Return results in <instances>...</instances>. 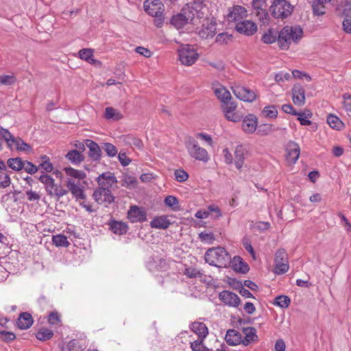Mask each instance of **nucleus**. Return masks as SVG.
Here are the masks:
<instances>
[{"instance_id": "1", "label": "nucleus", "mask_w": 351, "mask_h": 351, "mask_svg": "<svg viewBox=\"0 0 351 351\" xmlns=\"http://www.w3.org/2000/svg\"><path fill=\"white\" fill-rule=\"evenodd\" d=\"M204 259L210 265L219 268L228 267L232 263L231 256L222 247L209 248L205 253Z\"/></svg>"}, {"instance_id": "2", "label": "nucleus", "mask_w": 351, "mask_h": 351, "mask_svg": "<svg viewBox=\"0 0 351 351\" xmlns=\"http://www.w3.org/2000/svg\"><path fill=\"white\" fill-rule=\"evenodd\" d=\"M303 31L299 26H285L279 32L278 43L282 49H288L291 43H297L302 37Z\"/></svg>"}, {"instance_id": "3", "label": "nucleus", "mask_w": 351, "mask_h": 351, "mask_svg": "<svg viewBox=\"0 0 351 351\" xmlns=\"http://www.w3.org/2000/svg\"><path fill=\"white\" fill-rule=\"evenodd\" d=\"M38 180L43 184L47 195L56 201H59L61 197L68 193V191L61 184L56 183L55 180L48 174H42Z\"/></svg>"}, {"instance_id": "4", "label": "nucleus", "mask_w": 351, "mask_h": 351, "mask_svg": "<svg viewBox=\"0 0 351 351\" xmlns=\"http://www.w3.org/2000/svg\"><path fill=\"white\" fill-rule=\"evenodd\" d=\"M184 145L191 158L204 162L208 161L209 155L208 152L206 149L200 147L195 138L191 136L187 137Z\"/></svg>"}, {"instance_id": "5", "label": "nucleus", "mask_w": 351, "mask_h": 351, "mask_svg": "<svg viewBox=\"0 0 351 351\" xmlns=\"http://www.w3.org/2000/svg\"><path fill=\"white\" fill-rule=\"evenodd\" d=\"M293 7L287 0H276L270 7L271 15L276 19H284L289 16Z\"/></svg>"}, {"instance_id": "6", "label": "nucleus", "mask_w": 351, "mask_h": 351, "mask_svg": "<svg viewBox=\"0 0 351 351\" xmlns=\"http://www.w3.org/2000/svg\"><path fill=\"white\" fill-rule=\"evenodd\" d=\"M178 56L182 64L191 66L195 62L199 55L192 46L186 45L178 49Z\"/></svg>"}, {"instance_id": "7", "label": "nucleus", "mask_w": 351, "mask_h": 351, "mask_svg": "<svg viewBox=\"0 0 351 351\" xmlns=\"http://www.w3.org/2000/svg\"><path fill=\"white\" fill-rule=\"evenodd\" d=\"M207 3H208V0H194L193 3L186 4L184 8H189L190 15L193 16V20L195 21V16L197 19L207 16Z\"/></svg>"}, {"instance_id": "8", "label": "nucleus", "mask_w": 351, "mask_h": 351, "mask_svg": "<svg viewBox=\"0 0 351 351\" xmlns=\"http://www.w3.org/2000/svg\"><path fill=\"white\" fill-rule=\"evenodd\" d=\"M289 269L287 253L284 249H280L276 252L275 256L274 272L278 275L283 274L288 271Z\"/></svg>"}, {"instance_id": "9", "label": "nucleus", "mask_w": 351, "mask_h": 351, "mask_svg": "<svg viewBox=\"0 0 351 351\" xmlns=\"http://www.w3.org/2000/svg\"><path fill=\"white\" fill-rule=\"evenodd\" d=\"M189 8H183L181 12L173 16L171 19V23L177 29L182 27L187 23H194L193 16L190 15Z\"/></svg>"}, {"instance_id": "10", "label": "nucleus", "mask_w": 351, "mask_h": 351, "mask_svg": "<svg viewBox=\"0 0 351 351\" xmlns=\"http://www.w3.org/2000/svg\"><path fill=\"white\" fill-rule=\"evenodd\" d=\"M92 197L95 202L100 205L103 204H109L114 200V197L112 193L111 189H105L104 188L96 189Z\"/></svg>"}, {"instance_id": "11", "label": "nucleus", "mask_w": 351, "mask_h": 351, "mask_svg": "<svg viewBox=\"0 0 351 351\" xmlns=\"http://www.w3.org/2000/svg\"><path fill=\"white\" fill-rule=\"evenodd\" d=\"M144 9L148 14L156 17H160L164 11L163 4L160 0H146Z\"/></svg>"}, {"instance_id": "12", "label": "nucleus", "mask_w": 351, "mask_h": 351, "mask_svg": "<svg viewBox=\"0 0 351 351\" xmlns=\"http://www.w3.org/2000/svg\"><path fill=\"white\" fill-rule=\"evenodd\" d=\"M233 93L239 99L247 102H252L256 98V93L254 90L243 86H236L233 88Z\"/></svg>"}, {"instance_id": "13", "label": "nucleus", "mask_w": 351, "mask_h": 351, "mask_svg": "<svg viewBox=\"0 0 351 351\" xmlns=\"http://www.w3.org/2000/svg\"><path fill=\"white\" fill-rule=\"evenodd\" d=\"M197 32L202 38H213L216 34V23L213 19H204L202 27Z\"/></svg>"}, {"instance_id": "14", "label": "nucleus", "mask_w": 351, "mask_h": 351, "mask_svg": "<svg viewBox=\"0 0 351 351\" xmlns=\"http://www.w3.org/2000/svg\"><path fill=\"white\" fill-rule=\"evenodd\" d=\"M212 88L216 97L222 103V105L229 103L231 99V94L223 86L215 82L212 84Z\"/></svg>"}, {"instance_id": "15", "label": "nucleus", "mask_w": 351, "mask_h": 351, "mask_svg": "<svg viewBox=\"0 0 351 351\" xmlns=\"http://www.w3.org/2000/svg\"><path fill=\"white\" fill-rule=\"evenodd\" d=\"M128 217L132 223L141 222L147 220L146 212L144 209L132 206L128 212Z\"/></svg>"}, {"instance_id": "16", "label": "nucleus", "mask_w": 351, "mask_h": 351, "mask_svg": "<svg viewBox=\"0 0 351 351\" xmlns=\"http://www.w3.org/2000/svg\"><path fill=\"white\" fill-rule=\"evenodd\" d=\"M223 112L226 118L233 122H239L241 120L242 116L236 112L237 105L234 102H229L222 105Z\"/></svg>"}, {"instance_id": "17", "label": "nucleus", "mask_w": 351, "mask_h": 351, "mask_svg": "<svg viewBox=\"0 0 351 351\" xmlns=\"http://www.w3.org/2000/svg\"><path fill=\"white\" fill-rule=\"evenodd\" d=\"M66 186L69 191L73 195V196L77 199H84L86 196L83 189L80 187V183L75 182L71 178H67L66 181Z\"/></svg>"}, {"instance_id": "18", "label": "nucleus", "mask_w": 351, "mask_h": 351, "mask_svg": "<svg viewBox=\"0 0 351 351\" xmlns=\"http://www.w3.org/2000/svg\"><path fill=\"white\" fill-rule=\"evenodd\" d=\"M97 181L99 185L98 188L111 189L112 185L117 182V179L112 173L105 172L97 178Z\"/></svg>"}, {"instance_id": "19", "label": "nucleus", "mask_w": 351, "mask_h": 351, "mask_svg": "<svg viewBox=\"0 0 351 351\" xmlns=\"http://www.w3.org/2000/svg\"><path fill=\"white\" fill-rule=\"evenodd\" d=\"M235 28L237 32L250 36L256 32V24L250 20H243L236 23Z\"/></svg>"}, {"instance_id": "20", "label": "nucleus", "mask_w": 351, "mask_h": 351, "mask_svg": "<svg viewBox=\"0 0 351 351\" xmlns=\"http://www.w3.org/2000/svg\"><path fill=\"white\" fill-rule=\"evenodd\" d=\"M219 298L221 301L230 306L237 307L240 304L239 297L236 293L229 291H221Z\"/></svg>"}, {"instance_id": "21", "label": "nucleus", "mask_w": 351, "mask_h": 351, "mask_svg": "<svg viewBox=\"0 0 351 351\" xmlns=\"http://www.w3.org/2000/svg\"><path fill=\"white\" fill-rule=\"evenodd\" d=\"M247 16L246 10L239 5L234 6L230 10L227 19L229 22H235L237 23L239 21H243L244 18Z\"/></svg>"}, {"instance_id": "22", "label": "nucleus", "mask_w": 351, "mask_h": 351, "mask_svg": "<svg viewBox=\"0 0 351 351\" xmlns=\"http://www.w3.org/2000/svg\"><path fill=\"white\" fill-rule=\"evenodd\" d=\"M286 152L287 160L290 162L295 163L300 156V146L296 143L290 141L287 143Z\"/></svg>"}, {"instance_id": "23", "label": "nucleus", "mask_w": 351, "mask_h": 351, "mask_svg": "<svg viewBox=\"0 0 351 351\" xmlns=\"http://www.w3.org/2000/svg\"><path fill=\"white\" fill-rule=\"evenodd\" d=\"M1 138L5 141L7 147L10 150H14L19 137H15L8 130L1 128L0 129Z\"/></svg>"}, {"instance_id": "24", "label": "nucleus", "mask_w": 351, "mask_h": 351, "mask_svg": "<svg viewBox=\"0 0 351 351\" xmlns=\"http://www.w3.org/2000/svg\"><path fill=\"white\" fill-rule=\"evenodd\" d=\"M86 146L89 149L88 156L93 160H99L101 157V149L97 143L92 140L87 139L85 141Z\"/></svg>"}, {"instance_id": "25", "label": "nucleus", "mask_w": 351, "mask_h": 351, "mask_svg": "<svg viewBox=\"0 0 351 351\" xmlns=\"http://www.w3.org/2000/svg\"><path fill=\"white\" fill-rule=\"evenodd\" d=\"M246 149L242 145H237L234 150V165L237 169H241L244 164Z\"/></svg>"}, {"instance_id": "26", "label": "nucleus", "mask_w": 351, "mask_h": 351, "mask_svg": "<svg viewBox=\"0 0 351 351\" xmlns=\"http://www.w3.org/2000/svg\"><path fill=\"white\" fill-rule=\"evenodd\" d=\"M256 118L254 115L250 114L243 120L242 128L245 132L252 133L256 130Z\"/></svg>"}, {"instance_id": "27", "label": "nucleus", "mask_w": 351, "mask_h": 351, "mask_svg": "<svg viewBox=\"0 0 351 351\" xmlns=\"http://www.w3.org/2000/svg\"><path fill=\"white\" fill-rule=\"evenodd\" d=\"M191 330L198 335L199 339H204L208 334V330L203 322H195L191 324Z\"/></svg>"}, {"instance_id": "28", "label": "nucleus", "mask_w": 351, "mask_h": 351, "mask_svg": "<svg viewBox=\"0 0 351 351\" xmlns=\"http://www.w3.org/2000/svg\"><path fill=\"white\" fill-rule=\"evenodd\" d=\"M32 324V317L31 314L28 313H22L17 319V326L20 329H28Z\"/></svg>"}, {"instance_id": "29", "label": "nucleus", "mask_w": 351, "mask_h": 351, "mask_svg": "<svg viewBox=\"0 0 351 351\" xmlns=\"http://www.w3.org/2000/svg\"><path fill=\"white\" fill-rule=\"evenodd\" d=\"M171 222L167 216L162 215L155 217L151 222L150 226L153 228L165 230L169 227Z\"/></svg>"}, {"instance_id": "30", "label": "nucleus", "mask_w": 351, "mask_h": 351, "mask_svg": "<svg viewBox=\"0 0 351 351\" xmlns=\"http://www.w3.org/2000/svg\"><path fill=\"white\" fill-rule=\"evenodd\" d=\"M225 340L230 346H236L241 342V335L236 330L230 329L226 332Z\"/></svg>"}, {"instance_id": "31", "label": "nucleus", "mask_w": 351, "mask_h": 351, "mask_svg": "<svg viewBox=\"0 0 351 351\" xmlns=\"http://www.w3.org/2000/svg\"><path fill=\"white\" fill-rule=\"evenodd\" d=\"M63 171L68 177L67 178H71L72 180L74 178L81 180L86 177V174L83 171L77 170L71 167H64Z\"/></svg>"}, {"instance_id": "32", "label": "nucleus", "mask_w": 351, "mask_h": 351, "mask_svg": "<svg viewBox=\"0 0 351 351\" xmlns=\"http://www.w3.org/2000/svg\"><path fill=\"white\" fill-rule=\"evenodd\" d=\"M305 96L304 90L302 87L295 86L293 88V101L298 106H302L304 104Z\"/></svg>"}, {"instance_id": "33", "label": "nucleus", "mask_w": 351, "mask_h": 351, "mask_svg": "<svg viewBox=\"0 0 351 351\" xmlns=\"http://www.w3.org/2000/svg\"><path fill=\"white\" fill-rule=\"evenodd\" d=\"M65 157L73 165H79L84 160L83 154L76 149L69 151Z\"/></svg>"}, {"instance_id": "34", "label": "nucleus", "mask_w": 351, "mask_h": 351, "mask_svg": "<svg viewBox=\"0 0 351 351\" xmlns=\"http://www.w3.org/2000/svg\"><path fill=\"white\" fill-rule=\"evenodd\" d=\"M123 117L121 112L112 107H106L105 108L104 118L107 120L117 121Z\"/></svg>"}, {"instance_id": "35", "label": "nucleus", "mask_w": 351, "mask_h": 351, "mask_svg": "<svg viewBox=\"0 0 351 351\" xmlns=\"http://www.w3.org/2000/svg\"><path fill=\"white\" fill-rule=\"evenodd\" d=\"M231 264L234 269L237 271L245 274L249 271L247 264L243 262L240 256H234L233 258H232Z\"/></svg>"}, {"instance_id": "36", "label": "nucleus", "mask_w": 351, "mask_h": 351, "mask_svg": "<svg viewBox=\"0 0 351 351\" xmlns=\"http://www.w3.org/2000/svg\"><path fill=\"white\" fill-rule=\"evenodd\" d=\"M245 337L241 339L242 343L247 346L252 341L258 340V336L256 334V330L254 328H247L244 329Z\"/></svg>"}, {"instance_id": "37", "label": "nucleus", "mask_w": 351, "mask_h": 351, "mask_svg": "<svg viewBox=\"0 0 351 351\" xmlns=\"http://www.w3.org/2000/svg\"><path fill=\"white\" fill-rule=\"evenodd\" d=\"M110 230L117 234L122 235L127 232L128 226L121 221H112L110 223Z\"/></svg>"}, {"instance_id": "38", "label": "nucleus", "mask_w": 351, "mask_h": 351, "mask_svg": "<svg viewBox=\"0 0 351 351\" xmlns=\"http://www.w3.org/2000/svg\"><path fill=\"white\" fill-rule=\"evenodd\" d=\"M279 32L275 29H270L262 36V41L265 44H271L278 39Z\"/></svg>"}, {"instance_id": "39", "label": "nucleus", "mask_w": 351, "mask_h": 351, "mask_svg": "<svg viewBox=\"0 0 351 351\" xmlns=\"http://www.w3.org/2000/svg\"><path fill=\"white\" fill-rule=\"evenodd\" d=\"M326 1H324V0H316L313 2L312 8L313 12L315 15L321 16L326 13V7L324 3Z\"/></svg>"}, {"instance_id": "40", "label": "nucleus", "mask_w": 351, "mask_h": 351, "mask_svg": "<svg viewBox=\"0 0 351 351\" xmlns=\"http://www.w3.org/2000/svg\"><path fill=\"white\" fill-rule=\"evenodd\" d=\"M123 141L125 145L134 146L138 149H141L143 146V143L141 139L132 135H127L123 137Z\"/></svg>"}, {"instance_id": "41", "label": "nucleus", "mask_w": 351, "mask_h": 351, "mask_svg": "<svg viewBox=\"0 0 351 351\" xmlns=\"http://www.w3.org/2000/svg\"><path fill=\"white\" fill-rule=\"evenodd\" d=\"M24 160H23L21 158H9L7 161L8 166L12 169L19 171L23 169V164Z\"/></svg>"}, {"instance_id": "42", "label": "nucleus", "mask_w": 351, "mask_h": 351, "mask_svg": "<svg viewBox=\"0 0 351 351\" xmlns=\"http://www.w3.org/2000/svg\"><path fill=\"white\" fill-rule=\"evenodd\" d=\"M199 239L202 242L207 244H213L215 241V237L213 232L208 230L201 232L199 234Z\"/></svg>"}, {"instance_id": "43", "label": "nucleus", "mask_w": 351, "mask_h": 351, "mask_svg": "<svg viewBox=\"0 0 351 351\" xmlns=\"http://www.w3.org/2000/svg\"><path fill=\"white\" fill-rule=\"evenodd\" d=\"M327 123L333 129L341 130L343 126V122L337 117L332 114H330L327 117Z\"/></svg>"}, {"instance_id": "44", "label": "nucleus", "mask_w": 351, "mask_h": 351, "mask_svg": "<svg viewBox=\"0 0 351 351\" xmlns=\"http://www.w3.org/2000/svg\"><path fill=\"white\" fill-rule=\"evenodd\" d=\"M52 241L57 247H68L70 245L67 237L62 234L53 236Z\"/></svg>"}, {"instance_id": "45", "label": "nucleus", "mask_w": 351, "mask_h": 351, "mask_svg": "<svg viewBox=\"0 0 351 351\" xmlns=\"http://www.w3.org/2000/svg\"><path fill=\"white\" fill-rule=\"evenodd\" d=\"M278 115V110L275 106H265L262 112L261 116L264 117H267L270 119H274Z\"/></svg>"}, {"instance_id": "46", "label": "nucleus", "mask_w": 351, "mask_h": 351, "mask_svg": "<svg viewBox=\"0 0 351 351\" xmlns=\"http://www.w3.org/2000/svg\"><path fill=\"white\" fill-rule=\"evenodd\" d=\"M184 274L190 278H200L203 276L202 271L192 267H185Z\"/></svg>"}, {"instance_id": "47", "label": "nucleus", "mask_w": 351, "mask_h": 351, "mask_svg": "<svg viewBox=\"0 0 351 351\" xmlns=\"http://www.w3.org/2000/svg\"><path fill=\"white\" fill-rule=\"evenodd\" d=\"M53 335V331L43 328L38 331L36 335V337L40 341H47L50 339Z\"/></svg>"}, {"instance_id": "48", "label": "nucleus", "mask_w": 351, "mask_h": 351, "mask_svg": "<svg viewBox=\"0 0 351 351\" xmlns=\"http://www.w3.org/2000/svg\"><path fill=\"white\" fill-rule=\"evenodd\" d=\"M291 300L287 295H279L275 298V301L274 304L276 306H278L282 308H287L290 304Z\"/></svg>"}, {"instance_id": "49", "label": "nucleus", "mask_w": 351, "mask_h": 351, "mask_svg": "<svg viewBox=\"0 0 351 351\" xmlns=\"http://www.w3.org/2000/svg\"><path fill=\"white\" fill-rule=\"evenodd\" d=\"M164 202L166 206L176 210L178 208L179 202L177 197L173 195H168L165 197Z\"/></svg>"}, {"instance_id": "50", "label": "nucleus", "mask_w": 351, "mask_h": 351, "mask_svg": "<svg viewBox=\"0 0 351 351\" xmlns=\"http://www.w3.org/2000/svg\"><path fill=\"white\" fill-rule=\"evenodd\" d=\"M79 56L81 59L84 60L88 62L93 60V51L90 49H83L80 50Z\"/></svg>"}, {"instance_id": "51", "label": "nucleus", "mask_w": 351, "mask_h": 351, "mask_svg": "<svg viewBox=\"0 0 351 351\" xmlns=\"http://www.w3.org/2000/svg\"><path fill=\"white\" fill-rule=\"evenodd\" d=\"M14 150H17L19 152H30L32 151V147L24 142L23 139L19 138L18 139V142L16 143V146Z\"/></svg>"}, {"instance_id": "52", "label": "nucleus", "mask_w": 351, "mask_h": 351, "mask_svg": "<svg viewBox=\"0 0 351 351\" xmlns=\"http://www.w3.org/2000/svg\"><path fill=\"white\" fill-rule=\"evenodd\" d=\"M103 149L106 152L107 155L110 157H113L117 155L118 151L116 147L109 143H105L103 145Z\"/></svg>"}, {"instance_id": "53", "label": "nucleus", "mask_w": 351, "mask_h": 351, "mask_svg": "<svg viewBox=\"0 0 351 351\" xmlns=\"http://www.w3.org/2000/svg\"><path fill=\"white\" fill-rule=\"evenodd\" d=\"M23 165V169L31 175L34 174L38 171V167L31 162L24 160Z\"/></svg>"}, {"instance_id": "54", "label": "nucleus", "mask_w": 351, "mask_h": 351, "mask_svg": "<svg viewBox=\"0 0 351 351\" xmlns=\"http://www.w3.org/2000/svg\"><path fill=\"white\" fill-rule=\"evenodd\" d=\"M48 322L51 325L58 326L60 324V316L57 312H51L48 316Z\"/></svg>"}, {"instance_id": "55", "label": "nucleus", "mask_w": 351, "mask_h": 351, "mask_svg": "<svg viewBox=\"0 0 351 351\" xmlns=\"http://www.w3.org/2000/svg\"><path fill=\"white\" fill-rule=\"evenodd\" d=\"M10 184V178L4 171H0V186L5 188Z\"/></svg>"}, {"instance_id": "56", "label": "nucleus", "mask_w": 351, "mask_h": 351, "mask_svg": "<svg viewBox=\"0 0 351 351\" xmlns=\"http://www.w3.org/2000/svg\"><path fill=\"white\" fill-rule=\"evenodd\" d=\"M174 175L176 180L180 182L186 181L189 178L188 173L183 169L176 170Z\"/></svg>"}, {"instance_id": "57", "label": "nucleus", "mask_w": 351, "mask_h": 351, "mask_svg": "<svg viewBox=\"0 0 351 351\" xmlns=\"http://www.w3.org/2000/svg\"><path fill=\"white\" fill-rule=\"evenodd\" d=\"M16 82L13 75H0V84L3 85H12Z\"/></svg>"}, {"instance_id": "58", "label": "nucleus", "mask_w": 351, "mask_h": 351, "mask_svg": "<svg viewBox=\"0 0 351 351\" xmlns=\"http://www.w3.org/2000/svg\"><path fill=\"white\" fill-rule=\"evenodd\" d=\"M204 339L196 340L191 343L190 347L193 351H202L205 346L203 344Z\"/></svg>"}, {"instance_id": "59", "label": "nucleus", "mask_w": 351, "mask_h": 351, "mask_svg": "<svg viewBox=\"0 0 351 351\" xmlns=\"http://www.w3.org/2000/svg\"><path fill=\"white\" fill-rule=\"evenodd\" d=\"M291 78V75L289 73H280L276 75L275 81L280 83L285 80H289Z\"/></svg>"}, {"instance_id": "60", "label": "nucleus", "mask_w": 351, "mask_h": 351, "mask_svg": "<svg viewBox=\"0 0 351 351\" xmlns=\"http://www.w3.org/2000/svg\"><path fill=\"white\" fill-rule=\"evenodd\" d=\"M26 196L27 200L32 201H38L40 199V196L38 193L32 190H28L26 191Z\"/></svg>"}, {"instance_id": "61", "label": "nucleus", "mask_w": 351, "mask_h": 351, "mask_svg": "<svg viewBox=\"0 0 351 351\" xmlns=\"http://www.w3.org/2000/svg\"><path fill=\"white\" fill-rule=\"evenodd\" d=\"M136 183V179L131 176L125 175L123 178V185L126 187H130V186L134 185Z\"/></svg>"}, {"instance_id": "62", "label": "nucleus", "mask_w": 351, "mask_h": 351, "mask_svg": "<svg viewBox=\"0 0 351 351\" xmlns=\"http://www.w3.org/2000/svg\"><path fill=\"white\" fill-rule=\"evenodd\" d=\"M135 51L136 53L146 58H149L152 55V52L148 49L145 48L143 47H136Z\"/></svg>"}, {"instance_id": "63", "label": "nucleus", "mask_w": 351, "mask_h": 351, "mask_svg": "<svg viewBox=\"0 0 351 351\" xmlns=\"http://www.w3.org/2000/svg\"><path fill=\"white\" fill-rule=\"evenodd\" d=\"M119 160L123 166H127L130 162V159L126 156L125 153L120 152L118 155Z\"/></svg>"}, {"instance_id": "64", "label": "nucleus", "mask_w": 351, "mask_h": 351, "mask_svg": "<svg viewBox=\"0 0 351 351\" xmlns=\"http://www.w3.org/2000/svg\"><path fill=\"white\" fill-rule=\"evenodd\" d=\"M342 25L343 30L348 34H351V19H345Z\"/></svg>"}]
</instances>
